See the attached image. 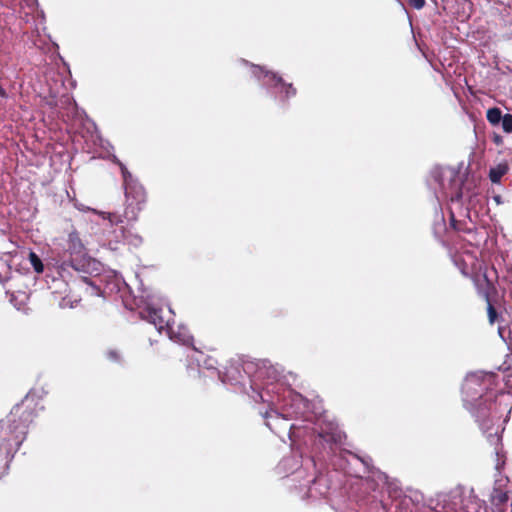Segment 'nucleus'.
<instances>
[{"instance_id":"1","label":"nucleus","mask_w":512,"mask_h":512,"mask_svg":"<svg viewBox=\"0 0 512 512\" xmlns=\"http://www.w3.org/2000/svg\"><path fill=\"white\" fill-rule=\"evenodd\" d=\"M147 318L159 331H162L164 328L168 329L171 326L170 319H165L160 315V311L155 308H148Z\"/></svg>"},{"instance_id":"2","label":"nucleus","mask_w":512,"mask_h":512,"mask_svg":"<svg viewBox=\"0 0 512 512\" xmlns=\"http://www.w3.org/2000/svg\"><path fill=\"white\" fill-rule=\"evenodd\" d=\"M179 332L176 333L172 326H170L167 330V333L171 339H173L176 342L182 343V344H188L191 340V337L188 333V331L185 328H179Z\"/></svg>"},{"instance_id":"3","label":"nucleus","mask_w":512,"mask_h":512,"mask_svg":"<svg viewBox=\"0 0 512 512\" xmlns=\"http://www.w3.org/2000/svg\"><path fill=\"white\" fill-rule=\"evenodd\" d=\"M69 250L71 254H80L83 250V245L79 236L76 233L69 234Z\"/></svg>"},{"instance_id":"4","label":"nucleus","mask_w":512,"mask_h":512,"mask_svg":"<svg viewBox=\"0 0 512 512\" xmlns=\"http://www.w3.org/2000/svg\"><path fill=\"white\" fill-rule=\"evenodd\" d=\"M28 259H29V262L32 265L34 271L37 274H40L44 271V265H43L41 259L38 257V255L35 252L30 251L29 255H28Z\"/></svg>"},{"instance_id":"5","label":"nucleus","mask_w":512,"mask_h":512,"mask_svg":"<svg viewBox=\"0 0 512 512\" xmlns=\"http://www.w3.org/2000/svg\"><path fill=\"white\" fill-rule=\"evenodd\" d=\"M502 118L501 111L498 108H490L487 111V119L493 125L498 124Z\"/></svg>"},{"instance_id":"6","label":"nucleus","mask_w":512,"mask_h":512,"mask_svg":"<svg viewBox=\"0 0 512 512\" xmlns=\"http://www.w3.org/2000/svg\"><path fill=\"white\" fill-rule=\"evenodd\" d=\"M505 167L499 166L497 168H493L490 170V179L493 183H497L500 181L501 177L505 174Z\"/></svg>"},{"instance_id":"7","label":"nucleus","mask_w":512,"mask_h":512,"mask_svg":"<svg viewBox=\"0 0 512 512\" xmlns=\"http://www.w3.org/2000/svg\"><path fill=\"white\" fill-rule=\"evenodd\" d=\"M502 127L505 132H507V133L512 132V115L511 114H505L503 116Z\"/></svg>"},{"instance_id":"8","label":"nucleus","mask_w":512,"mask_h":512,"mask_svg":"<svg viewBox=\"0 0 512 512\" xmlns=\"http://www.w3.org/2000/svg\"><path fill=\"white\" fill-rule=\"evenodd\" d=\"M121 169H122V174H123V178H124L126 196L128 197L131 193V186L128 181V172L124 167H122Z\"/></svg>"},{"instance_id":"9","label":"nucleus","mask_w":512,"mask_h":512,"mask_svg":"<svg viewBox=\"0 0 512 512\" xmlns=\"http://www.w3.org/2000/svg\"><path fill=\"white\" fill-rule=\"evenodd\" d=\"M488 317L490 323H494L496 318V311L494 310L493 306L490 303L488 304Z\"/></svg>"},{"instance_id":"10","label":"nucleus","mask_w":512,"mask_h":512,"mask_svg":"<svg viewBox=\"0 0 512 512\" xmlns=\"http://www.w3.org/2000/svg\"><path fill=\"white\" fill-rule=\"evenodd\" d=\"M409 3L414 8L421 9L425 4V0H409Z\"/></svg>"},{"instance_id":"11","label":"nucleus","mask_w":512,"mask_h":512,"mask_svg":"<svg viewBox=\"0 0 512 512\" xmlns=\"http://www.w3.org/2000/svg\"><path fill=\"white\" fill-rule=\"evenodd\" d=\"M265 77H266V78H268V79H269V81H270V80H275V81H276L277 83H279V84L282 82V80H281L280 78H277L274 74L269 73V72H266V73H265Z\"/></svg>"},{"instance_id":"12","label":"nucleus","mask_w":512,"mask_h":512,"mask_svg":"<svg viewBox=\"0 0 512 512\" xmlns=\"http://www.w3.org/2000/svg\"><path fill=\"white\" fill-rule=\"evenodd\" d=\"M506 500H507V496H506V494H501V495H500V501H501V502H504V501H506Z\"/></svg>"},{"instance_id":"13","label":"nucleus","mask_w":512,"mask_h":512,"mask_svg":"<svg viewBox=\"0 0 512 512\" xmlns=\"http://www.w3.org/2000/svg\"><path fill=\"white\" fill-rule=\"evenodd\" d=\"M109 356H110V358H112V359H116V358H117L116 352H110V353H109Z\"/></svg>"},{"instance_id":"14","label":"nucleus","mask_w":512,"mask_h":512,"mask_svg":"<svg viewBox=\"0 0 512 512\" xmlns=\"http://www.w3.org/2000/svg\"><path fill=\"white\" fill-rule=\"evenodd\" d=\"M254 69H255L254 73H256V72H258V71H259V72H262V68H260V67H254Z\"/></svg>"},{"instance_id":"15","label":"nucleus","mask_w":512,"mask_h":512,"mask_svg":"<svg viewBox=\"0 0 512 512\" xmlns=\"http://www.w3.org/2000/svg\"><path fill=\"white\" fill-rule=\"evenodd\" d=\"M0 95H1V96H4V95H5V93H4V91H3L2 89H0Z\"/></svg>"}]
</instances>
